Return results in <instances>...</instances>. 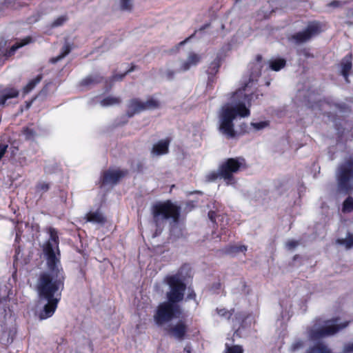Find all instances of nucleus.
<instances>
[{
    "label": "nucleus",
    "instance_id": "a19ab883",
    "mask_svg": "<svg viewBox=\"0 0 353 353\" xmlns=\"http://www.w3.org/2000/svg\"><path fill=\"white\" fill-rule=\"evenodd\" d=\"M92 81H93V80L92 79L91 77H88V78H87L86 79L84 80V82L86 84H88V83H91Z\"/></svg>",
    "mask_w": 353,
    "mask_h": 353
},
{
    "label": "nucleus",
    "instance_id": "393cba45",
    "mask_svg": "<svg viewBox=\"0 0 353 353\" xmlns=\"http://www.w3.org/2000/svg\"><path fill=\"white\" fill-rule=\"evenodd\" d=\"M285 65V61L283 59H276L270 63V68L279 71Z\"/></svg>",
    "mask_w": 353,
    "mask_h": 353
},
{
    "label": "nucleus",
    "instance_id": "9d476101",
    "mask_svg": "<svg viewBox=\"0 0 353 353\" xmlns=\"http://www.w3.org/2000/svg\"><path fill=\"white\" fill-rule=\"evenodd\" d=\"M126 174V172L117 170L110 169L103 172L101 179L102 185H115L122 177Z\"/></svg>",
    "mask_w": 353,
    "mask_h": 353
},
{
    "label": "nucleus",
    "instance_id": "c756f323",
    "mask_svg": "<svg viewBox=\"0 0 353 353\" xmlns=\"http://www.w3.org/2000/svg\"><path fill=\"white\" fill-rule=\"evenodd\" d=\"M251 125L256 130H261L262 129L265 128L269 125L268 121H259V122H253L251 123Z\"/></svg>",
    "mask_w": 353,
    "mask_h": 353
},
{
    "label": "nucleus",
    "instance_id": "c85d7f7f",
    "mask_svg": "<svg viewBox=\"0 0 353 353\" xmlns=\"http://www.w3.org/2000/svg\"><path fill=\"white\" fill-rule=\"evenodd\" d=\"M304 346V343L302 340H296L290 347V351L292 353L302 349Z\"/></svg>",
    "mask_w": 353,
    "mask_h": 353
},
{
    "label": "nucleus",
    "instance_id": "f3484780",
    "mask_svg": "<svg viewBox=\"0 0 353 353\" xmlns=\"http://www.w3.org/2000/svg\"><path fill=\"white\" fill-rule=\"evenodd\" d=\"M19 91L13 88H6L0 96V105H4L8 99L17 97Z\"/></svg>",
    "mask_w": 353,
    "mask_h": 353
},
{
    "label": "nucleus",
    "instance_id": "4be33fe9",
    "mask_svg": "<svg viewBox=\"0 0 353 353\" xmlns=\"http://www.w3.org/2000/svg\"><path fill=\"white\" fill-rule=\"evenodd\" d=\"M353 210V197L348 196L343 203L342 211L348 213Z\"/></svg>",
    "mask_w": 353,
    "mask_h": 353
},
{
    "label": "nucleus",
    "instance_id": "f257e3e1",
    "mask_svg": "<svg viewBox=\"0 0 353 353\" xmlns=\"http://www.w3.org/2000/svg\"><path fill=\"white\" fill-rule=\"evenodd\" d=\"M49 233L50 237L43 248L48 270L40 274L37 284L41 301L47 302L39 314L40 319L52 316L63 288L64 275L59 260L57 232L55 229L50 228Z\"/></svg>",
    "mask_w": 353,
    "mask_h": 353
},
{
    "label": "nucleus",
    "instance_id": "6ab92c4d",
    "mask_svg": "<svg viewBox=\"0 0 353 353\" xmlns=\"http://www.w3.org/2000/svg\"><path fill=\"white\" fill-rule=\"evenodd\" d=\"M143 105L144 111L154 110L160 107V102L157 99L150 97L145 101H143Z\"/></svg>",
    "mask_w": 353,
    "mask_h": 353
},
{
    "label": "nucleus",
    "instance_id": "58836bf2",
    "mask_svg": "<svg viewBox=\"0 0 353 353\" xmlns=\"http://www.w3.org/2000/svg\"><path fill=\"white\" fill-rule=\"evenodd\" d=\"M165 75L167 77L168 79H172L174 76V72L170 71V70H167L165 72Z\"/></svg>",
    "mask_w": 353,
    "mask_h": 353
},
{
    "label": "nucleus",
    "instance_id": "a18cd8bd",
    "mask_svg": "<svg viewBox=\"0 0 353 353\" xmlns=\"http://www.w3.org/2000/svg\"><path fill=\"white\" fill-rule=\"evenodd\" d=\"M209 215H210V219H212V220L213 215H210V213H209Z\"/></svg>",
    "mask_w": 353,
    "mask_h": 353
},
{
    "label": "nucleus",
    "instance_id": "79ce46f5",
    "mask_svg": "<svg viewBox=\"0 0 353 353\" xmlns=\"http://www.w3.org/2000/svg\"><path fill=\"white\" fill-rule=\"evenodd\" d=\"M240 250L241 251H244V250H246V247L245 246H242L240 248Z\"/></svg>",
    "mask_w": 353,
    "mask_h": 353
},
{
    "label": "nucleus",
    "instance_id": "4c0bfd02",
    "mask_svg": "<svg viewBox=\"0 0 353 353\" xmlns=\"http://www.w3.org/2000/svg\"><path fill=\"white\" fill-rule=\"evenodd\" d=\"M8 148V145L4 143H0V160L5 154Z\"/></svg>",
    "mask_w": 353,
    "mask_h": 353
},
{
    "label": "nucleus",
    "instance_id": "c9c22d12",
    "mask_svg": "<svg viewBox=\"0 0 353 353\" xmlns=\"http://www.w3.org/2000/svg\"><path fill=\"white\" fill-rule=\"evenodd\" d=\"M48 189H49V184L46 182H41L37 185V190L39 192H45L48 191Z\"/></svg>",
    "mask_w": 353,
    "mask_h": 353
},
{
    "label": "nucleus",
    "instance_id": "c03bdc74",
    "mask_svg": "<svg viewBox=\"0 0 353 353\" xmlns=\"http://www.w3.org/2000/svg\"><path fill=\"white\" fill-rule=\"evenodd\" d=\"M209 215H210V219H212V220L213 215H210V213H209Z\"/></svg>",
    "mask_w": 353,
    "mask_h": 353
},
{
    "label": "nucleus",
    "instance_id": "e433bc0d",
    "mask_svg": "<svg viewBox=\"0 0 353 353\" xmlns=\"http://www.w3.org/2000/svg\"><path fill=\"white\" fill-rule=\"evenodd\" d=\"M218 314L221 316L229 319L232 316V311H228L225 309H220L218 310Z\"/></svg>",
    "mask_w": 353,
    "mask_h": 353
},
{
    "label": "nucleus",
    "instance_id": "9b49d317",
    "mask_svg": "<svg viewBox=\"0 0 353 353\" xmlns=\"http://www.w3.org/2000/svg\"><path fill=\"white\" fill-rule=\"evenodd\" d=\"M305 353H332V352L325 344L319 343L307 349ZM343 353H353V342L344 347Z\"/></svg>",
    "mask_w": 353,
    "mask_h": 353
},
{
    "label": "nucleus",
    "instance_id": "7c9ffc66",
    "mask_svg": "<svg viewBox=\"0 0 353 353\" xmlns=\"http://www.w3.org/2000/svg\"><path fill=\"white\" fill-rule=\"evenodd\" d=\"M132 0H120V8L121 10H129L132 6Z\"/></svg>",
    "mask_w": 353,
    "mask_h": 353
},
{
    "label": "nucleus",
    "instance_id": "cd10ccee",
    "mask_svg": "<svg viewBox=\"0 0 353 353\" xmlns=\"http://www.w3.org/2000/svg\"><path fill=\"white\" fill-rule=\"evenodd\" d=\"M26 139L33 140L37 137L36 132L31 128L27 127L23 130Z\"/></svg>",
    "mask_w": 353,
    "mask_h": 353
},
{
    "label": "nucleus",
    "instance_id": "4468645a",
    "mask_svg": "<svg viewBox=\"0 0 353 353\" xmlns=\"http://www.w3.org/2000/svg\"><path fill=\"white\" fill-rule=\"evenodd\" d=\"M200 61V57L194 53H190L187 59L181 62L179 71H186L192 66H195Z\"/></svg>",
    "mask_w": 353,
    "mask_h": 353
},
{
    "label": "nucleus",
    "instance_id": "2f4dec72",
    "mask_svg": "<svg viewBox=\"0 0 353 353\" xmlns=\"http://www.w3.org/2000/svg\"><path fill=\"white\" fill-rule=\"evenodd\" d=\"M67 20V18L64 16H61L58 17L57 19H55L52 23V27H58L61 26L65 21Z\"/></svg>",
    "mask_w": 353,
    "mask_h": 353
},
{
    "label": "nucleus",
    "instance_id": "a211bd4d",
    "mask_svg": "<svg viewBox=\"0 0 353 353\" xmlns=\"http://www.w3.org/2000/svg\"><path fill=\"white\" fill-rule=\"evenodd\" d=\"M86 219L88 221L96 223H101L105 221V218L99 212H89L86 214Z\"/></svg>",
    "mask_w": 353,
    "mask_h": 353
},
{
    "label": "nucleus",
    "instance_id": "20e7f679",
    "mask_svg": "<svg viewBox=\"0 0 353 353\" xmlns=\"http://www.w3.org/2000/svg\"><path fill=\"white\" fill-rule=\"evenodd\" d=\"M348 323L343 324L339 323V319H330L321 323H315L310 329L307 331L309 339L312 341L328 336L336 333L340 330L347 327Z\"/></svg>",
    "mask_w": 353,
    "mask_h": 353
},
{
    "label": "nucleus",
    "instance_id": "2eb2a0df",
    "mask_svg": "<svg viewBox=\"0 0 353 353\" xmlns=\"http://www.w3.org/2000/svg\"><path fill=\"white\" fill-rule=\"evenodd\" d=\"M352 54L346 55L341 61V74L344 77L345 81H348V73L352 68Z\"/></svg>",
    "mask_w": 353,
    "mask_h": 353
},
{
    "label": "nucleus",
    "instance_id": "ddd939ff",
    "mask_svg": "<svg viewBox=\"0 0 353 353\" xmlns=\"http://www.w3.org/2000/svg\"><path fill=\"white\" fill-rule=\"evenodd\" d=\"M144 111L143 101H140L137 99H132L128 104V114L130 117L135 114Z\"/></svg>",
    "mask_w": 353,
    "mask_h": 353
},
{
    "label": "nucleus",
    "instance_id": "37998d69",
    "mask_svg": "<svg viewBox=\"0 0 353 353\" xmlns=\"http://www.w3.org/2000/svg\"><path fill=\"white\" fill-rule=\"evenodd\" d=\"M185 350L187 352V353H190V350H187L186 348H185Z\"/></svg>",
    "mask_w": 353,
    "mask_h": 353
},
{
    "label": "nucleus",
    "instance_id": "6e6552de",
    "mask_svg": "<svg viewBox=\"0 0 353 353\" xmlns=\"http://www.w3.org/2000/svg\"><path fill=\"white\" fill-rule=\"evenodd\" d=\"M168 284L170 288V291L168 293V303L176 304L183 298L185 285L176 276L168 277Z\"/></svg>",
    "mask_w": 353,
    "mask_h": 353
},
{
    "label": "nucleus",
    "instance_id": "bb28decb",
    "mask_svg": "<svg viewBox=\"0 0 353 353\" xmlns=\"http://www.w3.org/2000/svg\"><path fill=\"white\" fill-rule=\"evenodd\" d=\"M220 61L218 59L213 61L208 67V73L210 75L215 74L219 69Z\"/></svg>",
    "mask_w": 353,
    "mask_h": 353
},
{
    "label": "nucleus",
    "instance_id": "aec40b11",
    "mask_svg": "<svg viewBox=\"0 0 353 353\" xmlns=\"http://www.w3.org/2000/svg\"><path fill=\"white\" fill-rule=\"evenodd\" d=\"M336 243L344 245L346 249L353 248V235L348 233L345 239H339Z\"/></svg>",
    "mask_w": 353,
    "mask_h": 353
},
{
    "label": "nucleus",
    "instance_id": "5701e85b",
    "mask_svg": "<svg viewBox=\"0 0 353 353\" xmlns=\"http://www.w3.org/2000/svg\"><path fill=\"white\" fill-rule=\"evenodd\" d=\"M70 52V48L69 45L66 44L65 45L61 50V52L59 55L57 56L56 57H54L51 59V62L54 63L58 62L59 61L61 60L63 58H64L69 52Z\"/></svg>",
    "mask_w": 353,
    "mask_h": 353
},
{
    "label": "nucleus",
    "instance_id": "f8f14e48",
    "mask_svg": "<svg viewBox=\"0 0 353 353\" xmlns=\"http://www.w3.org/2000/svg\"><path fill=\"white\" fill-rule=\"evenodd\" d=\"M165 330L175 338L181 339L186 332V325L183 322L179 321L175 325H168Z\"/></svg>",
    "mask_w": 353,
    "mask_h": 353
},
{
    "label": "nucleus",
    "instance_id": "473e14b6",
    "mask_svg": "<svg viewBox=\"0 0 353 353\" xmlns=\"http://www.w3.org/2000/svg\"><path fill=\"white\" fill-rule=\"evenodd\" d=\"M299 244L298 241L291 239L286 242L285 246L288 250H291L294 249Z\"/></svg>",
    "mask_w": 353,
    "mask_h": 353
},
{
    "label": "nucleus",
    "instance_id": "7ed1b4c3",
    "mask_svg": "<svg viewBox=\"0 0 353 353\" xmlns=\"http://www.w3.org/2000/svg\"><path fill=\"white\" fill-rule=\"evenodd\" d=\"M154 222L157 228L161 227L165 221L177 223L179 218V208L170 201L159 202L152 206Z\"/></svg>",
    "mask_w": 353,
    "mask_h": 353
},
{
    "label": "nucleus",
    "instance_id": "1a4fd4ad",
    "mask_svg": "<svg viewBox=\"0 0 353 353\" xmlns=\"http://www.w3.org/2000/svg\"><path fill=\"white\" fill-rule=\"evenodd\" d=\"M320 31L319 23L313 22L310 23L303 31L297 32L289 37V41L294 44H301L309 41L312 37L319 34Z\"/></svg>",
    "mask_w": 353,
    "mask_h": 353
},
{
    "label": "nucleus",
    "instance_id": "412c9836",
    "mask_svg": "<svg viewBox=\"0 0 353 353\" xmlns=\"http://www.w3.org/2000/svg\"><path fill=\"white\" fill-rule=\"evenodd\" d=\"M121 100L118 97H108L101 101V105L102 106H109L119 104Z\"/></svg>",
    "mask_w": 353,
    "mask_h": 353
},
{
    "label": "nucleus",
    "instance_id": "a878e982",
    "mask_svg": "<svg viewBox=\"0 0 353 353\" xmlns=\"http://www.w3.org/2000/svg\"><path fill=\"white\" fill-rule=\"evenodd\" d=\"M30 40H31L30 37H26V38L22 39L21 41L17 42L14 45H13L10 48L9 54H11L14 53L18 48L23 47V46L29 43L30 42Z\"/></svg>",
    "mask_w": 353,
    "mask_h": 353
},
{
    "label": "nucleus",
    "instance_id": "f704fd0d",
    "mask_svg": "<svg viewBox=\"0 0 353 353\" xmlns=\"http://www.w3.org/2000/svg\"><path fill=\"white\" fill-rule=\"evenodd\" d=\"M134 70V66H132L129 70H128L125 73L122 74H117L113 77V79L114 81H120L122 80L123 78L129 72L133 71Z\"/></svg>",
    "mask_w": 353,
    "mask_h": 353
},
{
    "label": "nucleus",
    "instance_id": "39448f33",
    "mask_svg": "<svg viewBox=\"0 0 353 353\" xmlns=\"http://www.w3.org/2000/svg\"><path fill=\"white\" fill-rule=\"evenodd\" d=\"M353 179V161L348 159L339 165L336 171L337 190L340 192L348 194L352 190L350 180Z\"/></svg>",
    "mask_w": 353,
    "mask_h": 353
},
{
    "label": "nucleus",
    "instance_id": "ea45409f",
    "mask_svg": "<svg viewBox=\"0 0 353 353\" xmlns=\"http://www.w3.org/2000/svg\"><path fill=\"white\" fill-rule=\"evenodd\" d=\"M341 5V3L339 1H332L329 6L332 7H339Z\"/></svg>",
    "mask_w": 353,
    "mask_h": 353
},
{
    "label": "nucleus",
    "instance_id": "423d86ee",
    "mask_svg": "<svg viewBox=\"0 0 353 353\" xmlns=\"http://www.w3.org/2000/svg\"><path fill=\"white\" fill-rule=\"evenodd\" d=\"M181 314V309L177 304L163 302L157 307L153 318L155 323L158 326L162 327L172 319L178 318Z\"/></svg>",
    "mask_w": 353,
    "mask_h": 353
},
{
    "label": "nucleus",
    "instance_id": "dca6fc26",
    "mask_svg": "<svg viewBox=\"0 0 353 353\" xmlns=\"http://www.w3.org/2000/svg\"><path fill=\"white\" fill-rule=\"evenodd\" d=\"M169 141L161 140L154 145L152 153L154 155H161L168 152Z\"/></svg>",
    "mask_w": 353,
    "mask_h": 353
},
{
    "label": "nucleus",
    "instance_id": "72a5a7b5",
    "mask_svg": "<svg viewBox=\"0 0 353 353\" xmlns=\"http://www.w3.org/2000/svg\"><path fill=\"white\" fill-rule=\"evenodd\" d=\"M243 350L240 345H234L228 349V353H243Z\"/></svg>",
    "mask_w": 353,
    "mask_h": 353
},
{
    "label": "nucleus",
    "instance_id": "0eeeda50",
    "mask_svg": "<svg viewBox=\"0 0 353 353\" xmlns=\"http://www.w3.org/2000/svg\"><path fill=\"white\" fill-rule=\"evenodd\" d=\"M243 165V161L239 159H228L223 162L217 171H213L207 175L208 181H214L218 178L230 181L232 179L233 174L237 172Z\"/></svg>",
    "mask_w": 353,
    "mask_h": 353
},
{
    "label": "nucleus",
    "instance_id": "f03ea898",
    "mask_svg": "<svg viewBox=\"0 0 353 353\" xmlns=\"http://www.w3.org/2000/svg\"><path fill=\"white\" fill-rule=\"evenodd\" d=\"M250 97L247 88L238 90L233 95V101L222 107L219 114V130L228 138L236 135L233 120L236 117L250 115Z\"/></svg>",
    "mask_w": 353,
    "mask_h": 353
},
{
    "label": "nucleus",
    "instance_id": "b1692460",
    "mask_svg": "<svg viewBox=\"0 0 353 353\" xmlns=\"http://www.w3.org/2000/svg\"><path fill=\"white\" fill-rule=\"evenodd\" d=\"M41 80V76L39 75L35 79L31 80L23 88V92L25 94L30 92L35 85L39 83Z\"/></svg>",
    "mask_w": 353,
    "mask_h": 353
}]
</instances>
